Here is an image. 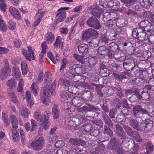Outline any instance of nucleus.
Returning a JSON list of instances; mask_svg holds the SVG:
<instances>
[{"label": "nucleus", "mask_w": 154, "mask_h": 154, "mask_svg": "<svg viewBox=\"0 0 154 154\" xmlns=\"http://www.w3.org/2000/svg\"><path fill=\"white\" fill-rule=\"evenodd\" d=\"M55 86L48 85L43 90L42 95L41 96V100L42 103L45 104H47L50 99V95L54 94Z\"/></svg>", "instance_id": "obj_1"}, {"label": "nucleus", "mask_w": 154, "mask_h": 154, "mask_svg": "<svg viewBox=\"0 0 154 154\" xmlns=\"http://www.w3.org/2000/svg\"><path fill=\"white\" fill-rule=\"evenodd\" d=\"M134 141L132 139H124L121 144V146L125 151L131 150L134 148Z\"/></svg>", "instance_id": "obj_2"}, {"label": "nucleus", "mask_w": 154, "mask_h": 154, "mask_svg": "<svg viewBox=\"0 0 154 154\" xmlns=\"http://www.w3.org/2000/svg\"><path fill=\"white\" fill-rule=\"evenodd\" d=\"M136 61L131 58L126 60L123 63L124 68L128 71L134 70L136 67H138Z\"/></svg>", "instance_id": "obj_3"}, {"label": "nucleus", "mask_w": 154, "mask_h": 154, "mask_svg": "<svg viewBox=\"0 0 154 154\" xmlns=\"http://www.w3.org/2000/svg\"><path fill=\"white\" fill-rule=\"evenodd\" d=\"M83 118L80 115L74 116L69 122V125L71 126L76 127L83 121Z\"/></svg>", "instance_id": "obj_4"}, {"label": "nucleus", "mask_w": 154, "mask_h": 154, "mask_svg": "<svg viewBox=\"0 0 154 154\" xmlns=\"http://www.w3.org/2000/svg\"><path fill=\"white\" fill-rule=\"evenodd\" d=\"M45 140L43 137H40L32 142V146L33 149L36 151L42 149L44 146Z\"/></svg>", "instance_id": "obj_5"}, {"label": "nucleus", "mask_w": 154, "mask_h": 154, "mask_svg": "<svg viewBox=\"0 0 154 154\" xmlns=\"http://www.w3.org/2000/svg\"><path fill=\"white\" fill-rule=\"evenodd\" d=\"M69 9V7L61 8L59 9L57 11L61 12L57 14L56 15L57 19L56 23H58L63 21L66 17V12L64 10H67Z\"/></svg>", "instance_id": "obj_6"}, {"label": "nucleus", "mask_w": 154, "mask_h": 154, "mask_svg": "<svg viewBox=\"0 0 154 154\" xmlns=\"http://www.w3.org/2000/svg\"><path fill=\"white\" fill-rule=\"evenodd\" d=\"M86 23L88 25L94 29H98L101 27L100 23L98 19L96 17H92L87 21Z\"/></svg>", "instance_id": "obj_7"}, {"label": "nucleus", "mask_w": 154, "mask_h": 154, "mask_svg": "<svg viewBox=\"0 0 154 154\" xmlns=\"http://www.w3.org/2000/svg\"><path fill=\"white\" fill-rule=\"evenodd\" d=\"M133 114L137 118H140L143 114H148L147 111L142 108L140 105H136L133 107Z\"/></svg>", "instance_id": "obj_8"}, {"label": "nucleus", "mask_w": 154, "mask_h": 154, "mask_svg": "<svg viewBox=\"0 0 154 154\" xmlns=\"http://www.w3.org/2000/svg\"><path fill=\"white\" fill-rule=\"evenodd\" d=\"M109 146L112 149H114L116 151L117 154H122V150L118 146L119 143L117 141V139L114 138L111 139L109 143Z\"/></svg>", "instance_id": "obj_9"}, {"label": "nucleus", "mask_w": 154, "mask_h": 154, "mask_svg": "<svg viewBox=\"0 0 154 154\" xmlns=\"http://www.w3.org/2000/svg\"><path fill=\"white\" fill-rule=\"evenodd\" d=\"M28 50H23V53L24 56L26 59L31 61L32 60H35V59L34 56V52L32 48V47L29 46L28 47Z\"/></svg>", "instance_id": "obj_10"}, {"label": "nucleus", "mask_w": 154, "mask_h": 154, "mask_svg": "<svg viewBox=\"0 0 154 154\" xmlns=\"http://www.w3.org/2000/svg\"><path fill=\"white\" fill-rule=\"evenodd\" d=\"M98 33L97 31L91 28H89L86 30L83 34V36L85 39H88L92 36H97Z\"/></svg>", "instance_id": "obj_11"}, {"label": "nucleus", "mask_w": 154, "mask_h": 154, "mask_svg": "<svg viewBox=\"0 0 154 154\" xmlns=\"http://www.w3.org/2000/svg\"><path fill=\"white\" fill-rule=\"evenodd\" d=\"M78 51L80 54L83 56L86 54L88 49V45L84 43H81L78 46Z\"/></svg>", "instance_id": "obj_12"}, {"label": "nucleus", "mask_w": 154, "mask_h": 154, "mask_svg": "<svg viewBox=\"0 0 154 154\" xmlns=\"http://www.w3.org/2000/svg\"><path fill=\"white\" fill-rule=\"evenodd\" d=\"M12 136L16 142L18 141L20 139L19 131L17 126H12L11 128Z\"/></svg>", "instance_id": "obj_13"}, {"label": "nucleus", "mask_w": 154, "mask_h": 154, "mask_svg": "<svg viewBox=\"0 0 154 154\" xmlns=\"http://www.w3.org/2000/svg\"><path fill=\"white\" fill-rule=\"evenodd\" d=\"M116 134L118 137L122 139H124L125 138L126 134L124 132L122 128L119 124L116 125Z\"/></svg>", "instance_id": "obj_14"}, {"label": "nucleus", "mask_w": 154, "mask_h": 154, "mask_svg": "<svg viewBox=\"0 0 154 154\" xmlns=\"http://www.w3.org/2000/svg\"><path fill=\"white\" fill-rule=\"evenodd\" d=\"M11 72V70L9 67H3L1 70L0 74V78L4 79L8 76Z\"/></svg>", "instance_id": "obj_15"}, {"label": "nucleus", "mask_w": 154, "mask_h": 154, "mask_svg": "<svg viewBox=\"0 0 154 154\" xmlns=\"http://www.w3.org/2000/svg\"><path fill=\"white\" fill-rule=\"evenodd\" d=\"M141 125H143L144 127L140 128V130L143 131L146 133H148L152 129L153 122L152 121H149L147 124H145V125L142 123L141 124Z\"/></svg>", "instance_id": "obj_16"}, {"label": "nucleus", "mask_w": 154, "mask_h": 154, "mask_svg": "<svg viewBox=\"0 0 154 154\" xmlns=\"http://www.w3.org/2000/svg\"><path fill=\"white\" fill-rule=\"evenodd\" d=\"M9 11L11 14L16 18L20 19L21 16L18 10L15 8L11 7L9 8Z\"/></svg>", "instance_id": "obj_17"}, {"label": "nucleus", "mask_w": 154, "mask_h": 154, "mask_svg": "<svg viewBox=\"0 0 154 154\" xmlns=\"http://www.w3.org/2000/svg\"><path fill=\"white\" fill-rule=\"evenodd\" d=\"M81 68L78 67V65L75 64L69 68L68 72L70 74H75L79 73V72Z\"/></svg>", "instance_id": "obj_18"}, {"label": "nucleus", "mask_w": 154, "mask_h": 154, "mask_svg": "<svg viewBox=\"0 0 154 154\" xmlns=\"http://www.w3.org/2000/svg\"><path fill=\"white\" fill-rule=\"evenodd\" d=\"M92 128L91 125H85L80 128V132L83 134H90Z\"/></svg>", "instance_id": "obj_19"}, {"label": "nucleus", "mask_w": 154, "mask_h": 154, "mask_svg": "<svg viewBox=\"0 0 154 154\" xmlns=\"http://www.w3.org/2000/svg\"><path fill=\"white\" fill-rule=\"evenodd\" d=\"M141 93H142L141 96L138 95L137 96V98H139L140 99L141 98L142 100L145 102L148 101L150 100V96L148 92H145L143 91Z\"/></svg>", "instance_id": "obj_20"}, {"label": "nucleus", "mask_w": 154, "mask_h": 154, "mask_svg": "<svg viewBox=\"0 0 154 154\" xmlns=\"http://www.w3.org/2000/svg\"><path fill=\"white\" fill-rule=\"evenodd\" d=\"M92 12L93 16L99 18L102 12V10L99 7H96L92 9Z\"/></svg>", "instance_id": "obj_21"}, {"label": "nucleus", "mask_w": 154, "mask_h": 154, "mask_svg": "<svg viewBox=\"0 0 154 154\" xmlns=\"http://www.w3.org/2000/svg\"><path fill=\"white\" fill-rule=\"evenodd\" d=\"M37 83L34 82L32 83L30 87V90L32 93L35 96H36L38 94V88L37 85Z\"/></svg>", "instance_id": "obj_22"}, {"label": "nucleus", "mask_w": 154, "mask_h": 154, "mask_svg": "<svg viewBox=\"0 0 154 154\" xmlns=\"http://www.w3.org/2000/svg\"><path fill=\"white\" fill-rule=\"evenodd\" d=\"M102 117L103 120L106 125H109L111 128L113 127L112 122L107 115L104 113Z\"/></svg>", "instance_id": "obj_23"}, {"label": "nucleus", "mask_w": 154, "mask_h": 154, "mask_svg": "<svg viewBox=\"0 0 154 154\" xmlns=\"http://www.w3.org/2000/svg\"><path fill=\"white\" fill-rule=\"evenodd\" d=\"M105 149V147L103 144H100L97 145L96 148V151L93 152L92 154H101Z\"/></svg>", "instance_id": "obj_24"}, {"label": "nucleus", "mask_w": 154, "mask_h": 154, "mask_svg": "<svg viewBox=\"0 0 154 154\" xmlns=\"http://www.w3.org/2000/svg\"><path fill=\"white\" fill-rule=\"evenodd\" d=\"M146 82V80L142 78H136L134 79L132 81L133 83L138 86H142L143 83Z\"/></svg>", "instance_id": "obj_25"}, {"label": "nucleus", "mask_w": 154, "mask_h": 154, "mask_svg": "<svg viewBox=\"0 0 154 154\" xmlns=\"http://www.w3.org/2000/svg\"><path fill=\"white\" fill-rule=\"evenodd\" d=\"M144 30L145 29H143L140 27L134 28L132 32L133 36V37H137V35H139V34L142 32H145L144 31Z\"/></svg>", "instance_id": "obj_26"}, {"label": "nucleus", "mask_w": 154, "mask_h": 154, "mask_svg": "<svg viewBox=\"0 0 154 154\" xmlns=\"http://www.w3.org/2000/svg\"><path fill=\"white\" fill-rule=\"evenodd\" d=\"M63 42L62 41V38L60 36H58L57 37L56 41L54 43V48H57L58 47H62Z\"/></svg>", "instance_id": "obj_27"}, {"label": "nucleus", "mask_w": 154, "mask_h": 154, "mask_svg": "<svg viewBox=\"0 0 154 154\" xmlns=\"http://www.w3.org/2000/svg\"><path fill=\"white\" fill-rule=\"evenodd\" d=\"M6 84L10 89H13L16 88L17 82L14 79H12L8 80Z\"/></svg>", "instance_id": "obj_28"}, {"label": "nucleus", "mask_w": 154, "mask_h": 154, "mask_svg": "<svg viewBox=\"0 0 154 154\" xmlns=\"http://www.w3.org/2000/svg\"><path fill=\"white\" fill-rule=\"evenodd\" d=\"M129 124L131 126L137 130H139L140 129V127L137 122L136 120L134 119H132L130 120Z\"/></svg>", "instance_id": "obj_29"}, {"label": "nucleus", "mask_w": 154, "mask_h": 154, "mask_svg": "<svg viewBox=\"0 0 154 154\" xmlns=\"http://www.w3.org/2000/svg\"><path fill=\"white\" fill-rule=\"evenodd\" d=\"M52 114L55 119H57L59 118V110L58 109L56 106L54 105L52 108Z\"/></svg>", "instance_id": "obj_30"}, {"label": "nucleus", "mask_w": 154, "mask_h": 154, "mask_svg": "<svg viewBox=\"0 0 154 154\" xmlns=\"http://www.w3.org/2000/svg\"><path fill=\"white\" fill-rule=\"evenodd\" d=\"M34 116L35 119L41 123L44 122V118L43 116H42L41 113L38 111H36L34 112Z\"/></svg>", "instance_id": "obj_31"}, {"label": "nucleus", "mask_w": 154, "mask_h": 154, "mask_svg": "<svg viewBox=\"0 0 154 154\" xmlns=\"http://www.w3.org/2000/svg\"><path fill=\"white\" fill-rule=\"evenodd\" d=\"M13 75L17 79L20 78L21 77V73L19 69L16 66H14L13 69Z\"/></svg>", "instance_id": "obj_32"}, {"label": "nucleus", "mask_w": 154, "mask_h": 154, "mask_svg": "<svg viewBox=\"0 0 154 154\" xmlns=\"http://www.w3.org/2000/svg\"><path fill=\"white\" fill-rule=\"evenodd\" d=\"M21 67L22 74L24 75H26L29 71L27 64L22 62L21 64Z\"/></svg>", "instance_id": "obj_33"}, {"label": "nucleus", "mask_w": 154, "mask_h": 154, "mask_svg": "<svg viewBox=\"0 0 154 154\" xmlns=\"http://www.w3.org/2000/svg\"><path fill=\"white\" fill-rule=\"evenodd\" d=\"M54 39V35L51 32L48 33L46 35V41L49 43H51Z\"/></svg>", "instance_id": "obj_34"}, {"label": "nucleus", "mask_w": 154, "mask_h": 154, "mask_svg": "<svg viewBox=\"0 0 154 154\" xmlns=\"http://www.w3.org/2000/svg\"><path fill=\"white\" fill-rule=\"evenodd\" d=\"M81 99L80 97H76L72 100V104L75 106H80L81 105Z\"/></svg>", "instance_id": "obj_35"}, {"label": "nucleus", "mask_w": 154, "mask_h": 154, "mask_svg": "<svg viewBox=\"0 0 154 154\" xmlns=\"http://www.w3.org/2000/svg\"><path fill=\"white\" fill-rule=\"evenodd\" d=\"M19 114L23 116L24 117L27 118L28 116V112L26 108L23 106L20 109L19 111Z\"/></svg>", "instance_id": "obj_36"}, {"label": "nucleus", "mask_w": 154, "mask_h": 154, "mask_svg": "<svg viewBox=\"0 0 154 154\" xmlns=\"http://www.w3.org/2000/svg\"><path fill=\"white\" fill-rule=\"evenodd\" d=\"M140 4L144 8L147 9L149 8L150 6L148 0H140Z\"/></svg>", "instance_id": "obj_37"}, {"label": "nucleus", "mask_w": 154, "mask_h": 154, "mask_svg": "<svg viewBox=\"0 0 154 154\" xmlns=\"http://www.w3.org/2000/svg\"><path fill=\"white\" fill-rule=\"evenodd\" d=\"M52 76L49 72H46L45 75V81L46 83H50L52 81Z\"/></svg>", "instance_id": "obj_38"}, {"label": "nucleus", "mask_w": 154, "mask_h": 154, "mask_svg": "<svg viewBox=\"0 0 154 154\" xmlns=\"http://www.w3.org/2000/svg\"><path fill=\"white\" fill-rule=\"evenodd\" d=\"M10 120L12 126H18V121L15 116L13 115L11 116Z\"/></svg>", "instance_id": "obj_39"}, {"label": "nucleus", "mask_w": 154, "mask_h": 154, "mask_svg": "<svg viewBox=\"0 0 154 154\" xmlns=\"http://www.w3.org/2000/svg\"><path fill=\"white\" fill-rule=\"evenodd\" d=\"M106 48L104 46L100 47L98 48L97 52L101 55H105L106 54Z\"/></svg>", "instance_id": "obj_40"}, {"label": "nucleus", "mask_w": 154, "mask_h": 154, "mask_svg": "<svg viewBox=\"0 0 154 154\" xmlns=\"http://www.w3.org/2000/svg\"><path fill=\"white\" fill-rule=\"evenodd\" d=\"M153 147L152 144L150 142H148L146 146V149L148 153H150L153 150Z\"/></svg>", "instance_id": "obj_41"}, {"label": "nucleus", "mask_w": 154, "mask_h": 154, "mask_svg": "<svg viewBox=\"0 0 154 154\" xmlns=\"http://www.w3.org/2000/svg\"><path fill=\"white\" fill-rule=\"evenodd\" d=\"M7 26L6 23L3 20H0V29L4 32L7 30Z\"/></svg>", "instance_id": "obj_42"}, {"label": "nucleus", "mask_w": 154, "mask_h": 154, "mask_svg": "<svg viewBox=\"0 0 154 154\" xmlns=\"http://www.w3.org/2000/svg\"><path fill=\"white\" fill-rule=\"evenodd\" d=\"M146 35V32H143L139 34V35H137V37L134 38L137 39L139 41L143 42L145 39Z\"/></svg>", "instance_id": "obj_43"}, {"label": "nucleus", "mask_w": 154, "mask_h": 154, "mask_svg": "<svg viewBox=\"0 0 154 154\" xmlns=\"http://www.w3.org/2000/svg\"><path fill=\"white\" fill-rule=\"evenodd\" d=\"M101 75L103 76H106L109 74V70L106 68H101L100 71Z\"/></svg>", "instance_id": "obj_44"}, {"label": "nucleus", "mask_w": 154, "mask_h": 154, "mask_svg": "<svg viewBox=\"0 0 154 154\" xmlns=\"http://www.w3.org/2000/svg\"><path fill=\"white\" fill-rule=\"evenodd\" d=\"M124 129L127 132V134L130 136H132L133 134V131L131 128L127 125H123Z\"/></svg>", "instance_id": "obj_45"}, {"label": "nucleus", "mask_w": 154, "mask_h": 154, "mask_svg": "<svg viewBox=\"0 0 154 154\" xmlns=\"http://www.w3.org/2000/svg\"><path fill=\"white\" fill-rule=\"evenodd\" d=\"M44 14L43 12L40 13L39 15L38 16V18L37 19L36 21L34 24V26H37L41 21L42 18L43 17Z\"/></svg>", "instance_id": "obj_46"}, {"label": "nucleus", "mask_w": 154, "mask_h": 154, "mask_svg": "<svg viewBox=\"0 0 154 154\" xmlns=\"http://www.w3.org/2000/svg\"><path fill=\"white\" fill-rule=\"evenodd\" d=\"M100 132V131L99 129L92 128H91V130L90 134L91 135L96 137L98 135Z\"/></svg>", "instance_id": "obj_47"}, {"label": "nucleus", "mask_w": 154, "mask_h": 154, "mask_svg": "<svg viewBox=\"0 0 154 154\" xmlns=\"http://www.w3.org/2000/svg\"><path fill=\"white\" fill-rule=\"evenodd\" d=\"M9 95L11 98L12 101L14 103H16L17 102V98L15 93L13 92H11L9 93Z\"/></svg>", "instance_id": "obj_48"}, {"label": "nucleus", "mask_w": 154, "mask_h": 154, "mask_svg": "<svg viewBox=\"0 0 154 154\" xmlns=\"http://www.w3.org/2000/svg\"><path fill=\"white\" fill-rule=\"evenodd\" d=\"M92 122L97 125L100 127V128L103 127V122L100 119L92 120Z\"/></svg>", "instance_id": "obj_49"}, {"label": "nucleus", "mask_w": 154, "mask_h": 154, "mask_svg": "<svg viewBox=\"0 0 154 154\" xmlns=\"http://www.w3.org/2000/svg\"><path fill=\"white\" fill-rule=\"evenodd\" d=\"M109 46L111 48V50L113 52H115L118 50V46L115 43L112 42L109 44Z\"/></svg>", "instance_id": "obj_50"}, {"label": "nucleus", "mask_w": 154, "mask_h": 154, "mask_svg": "<svg viewBox=\"0 0 154 154\" xmlns=\"http://www.w3.org/2000/svg\"><path fill=\"white\" fill-rule=\"evenodd\" d=\"M83 149V147L80 145H78L76 147L75 150L77 153L81 154L84 153L85 152V151Z\"/></svg>", "instance_id": "obj_51"}, {"label": "nucleus", "mask_w": 154, "mask_h": 154, "mask_svg": "<svg viewBox=\"0 0 154 154\" xmlns=\"http://www.w3.org/2000/svg\"><path fill=\"white\" fill-rule=\"evenodd\" d=\"M50 113L48 111H45L44 112L43 116L44 118V122L48 121L50 116Z\"/></svg>", "instance_id": "obj_52"}, {"label": "nucleus", "mask_w": 154, "mask_h": 154, "mask_svg": "<svg viewBox=\"0 0 154 154\" xmlns=\"http://www.w3.org/2000/svg\"><path fill=\"white\" fill-rule=\"evenodd\" d=\"M114 1L113 6L112 8H114L115 10L117 11L118 10L119 8L120 5V3L118 0H113Z\"/></svg>", "instance_id": "obj_53"}, {"label": "nucleus", "mask_w": 154, "mask_h": 154, "mask_svg": "<svg viewBox=\"0 0 154 154\" xmlns=\"http://www.w3.org/2000/svg\"><path fill=\"white\" fill-rule=\"evenodd\" d=\"M42 51L41 53L43 54H45L46 53V50L47 48L48 47L46 44L45 42H42L41 44Z\"/></svg>", "instance_id": "obj_54"}, {"label": "nucleus", "mask_w": 154, "mask_h": 154, "mask_svg": "<svg viewBox=\"0 0 154 154\" xmlns=\"http://www.w3.org/2000/svg\"><path fill=\"white\" fill-rule=\"evenodd\" d=\"M23 79H20L19 80L18 84V88H17V91L19 92H20L23 89Z\"/></svg>", "instance_id": "obj_55"}, {"label": "nucleus", "mask_w": 154, "mask_h": 154, "mask_svg": "<svg viewBox=\"0 0 154 154\" xmlns=\"http://www.w3.org/2000/svg\"><path fill=\"white\" fill-rule=\"evenodd\" d=\"M59 83L62 85L67 86L69 85V82L67 80L62 79H59Z\"/></svg>", "instance_id": "obj_56"}, {"label": "nucleus", "mask_w": 154, "mask_h": 154, "mask_svg": "<svg viewBox=\"0 0 154 154\" xmlns=\"http://www.w3.org/2000/svg\"><path fill=\"white\" fill-rule=\"evenodd\" d=\"M24 126L26 129L27 131H29L30 132H32L34 130L31 125H30V123L29 122H28L26 123L24 125Z\"/></svg>", "instance_id": "obj_57"}, {"label": "nucleus", "mask_w": 154, "mask_h": 154, "mask_svg": "<svg viewBox=\"0 0 154 154\" xmlns=\"http://www.w3.org/2000/svg\"><path fill=\"white\" fill-rule=\"evenodd\" d=\"M79 140L75 139L74 138H70L69 142L70 144L76 146L79 144Z\"/></svg>", "instance_id": "obj_58"}, {"label": "nucleus", "mask_w": 154, "mask_h": 154, "mask_svg": "<svg viewBox=\"0 0 154 154\" xmlns=\"http://www.w3.org/2000/svg\"><path fill=\"white\" fill-rule=\"evenodd\" d=\"M16 24L12 20H10L9 22V28L12 30L16 28Z\"/></svg>", "instance_id": "obj_59"}, {"label": "nucleus", "mask_w": 154, "mask_h": 154, "mask_svg": "<svg viewBox=\"0 0 154 154\" xmlns=\"http://www.w3.org/2000/svg\"><path fill=\"white\" fill-rule=\"evenodd\" d=\"M43 72L42 71H40L39 73L38 74V77L37 78L36 80L37 83H39L42 82L43 80Z\"/></svg>", "instance_id": "obj_60"}, {"label": "nucleus", "mask_w": 154, "mask_h": 154, "mask_svg": "<svg viewBox=\"0 0 154 154\" xmlns=\"http://www.w3.org/2000/svg\"><path fill=\"white\" fill-rule=\"evenodd\" d=\"M62 65H61L60 68V70H61L66 67V64L67 63V60L65 58H63L62 61Z\"/></svg>", "instance_id": "obj_61"}, {"label": "nucleus", "mask_w": 154, "mask_h": 154, "mask_svg": "<svg viewBox=\"0 0 154 154\" xmlns=\"http://www.w3.org/2000/svg\"><path fill=\"white\" fill-rule=\"evenodd\" d=\"M114 1H109L108 2L107 4H104L102 6L104 8H111L113 7V6Z\"/></svg>", "instance_id": "obj_62"}, {"label": "nucleus", "mask_w": 154, "mask_h": 154, "mask_svg": "<svg viewBox=\"0 0 154 154\" xmlns=\"http://www.w3.org/2000/svg\"><path fill=\"white\" fill-rule=\"evenodd\" d=\"M104 130L105 132L110 136H112V130L106 126H104Z\"/></svg>", "instance_id": "obj_63"}, {"label": "nucleus", "mask_w": 154, "mask_h": 154, "mask_svg": "<svg viewBox=\"0 0 154 154\" xmlns=\"http://www.w3.org/2000/svg\"><path fill=\"white\" fill-rule=\"evenodd\" d=\"M77 110L79 112H85L89 110V108L87 106H83L80 108H78Z\"/></svg>", "instance_id": "obj_64"}]
</instances>
